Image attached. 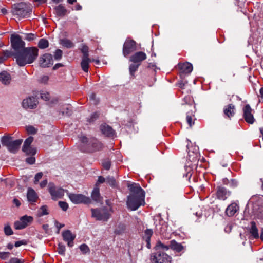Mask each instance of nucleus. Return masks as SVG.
<instances>
[{
    "mask_svg": "<svg viewBox=\"0 0 263 263\" xmlns=\"http://www.w3.org/2000/svg\"><path fill=\"white\" fill-rule=\"evenodd\" d=\"M128 187L130 194L127 197V206L131 210L135 211L145 204V192L139 185L136 184Z\"/></svg>",
    "mask_w": 263,
    "mask_h": 263,
    "instance_id": "1",
    "label": "nucleus"
},
{
    "mask_svg": "<svg viewBox=\"0 0 263 263\" xmlns=\"http://www.w3.org/2000/svg\"><path fill=\"white\" fill-rule=\"evenodd\" d=\"M38 49L36 47H26L22 52L14 53L17 64L24 66L27 64L33 63L38 56Z\"/></svg>",
    "mask_w": 263,
    "mask_h": 263,
    "instance_id": "2",
    "label": "nucleus"
},
{
    "mask_svg": "<svg viewBox=\"0 0 263 263\" xmlns=\"http://www.w3.org/2000/svg\"><path fill=\"white\" fill-rule=\"evenodd\" d=\"M31 12L32 7L30 4L24 2L15 4L12 7L13 15L22 18L29 17Z\"/></svg>",
    "mask_w": 263,
    "mask_h": 263,
    "instance_id": "3",
    "label": "nucleus"
},
{
    "mask_svg": "<svg viewBox=\"0 0 263 263\" xmlns=\"http://www.w3.org/2000/svg\"><path fill=\"white\" fill-rule=\"evenodd\" d=\"M91 217L96 220L107 221L110 217L113 212L111 208H108L106 206L91 209Z\"/></svg>",
    "mask_w": 263,
    "mask_h": 263,
    "instance_id": "4",
    "label": "nucleus"
},
{
    "mask_svg": "<svg viewBox=\"0 0 263 263\" xmlns=\"http://www.w3.org/2000/svg\"><path fill=\"white\" fill-rule=\"evenodd\" d=\"M80 140L82 143L85 145V151L87 152L99 151L102 148V143L96 138L88 139L86 137L83 136L80 138Z\"/></svg>",
    "mask_w": 263,
    "mask_h": 263,
    "instance_id": "5",
    "label": "nucleus"
},
{
    "mask_svg": "<svg viewBox=\"0 0 263 263\" xmlns=\"http://www.w3.org/2000/svg\"><path fill=\"white\" fill-rule=\"evenodd\" d=\"M153 263H171L172 257L162 250H159L151 255Z\"/></svg>",
    "mask_w": 263,
    "mask_h": 263,
    "instance_id": "6",
    "label": "nucleus"
},
{
    "mask_svg": "<svg viewBox=\"0 0 263 263\" xmlns=\"http://www.w3.org/2000/svg\"><path fill=\"white\" fill-rule=\"evenodd\" d=\"M48 190L52 199L57 200L62 198L64 195V190L60 187L57 186L53 183L50 182L48 185Z\"/></svg>",
    "mask_w": 263,
    "mask_h": 263,
    "instance_id": "7",
    "label": "nucleus"
},
{
    "mask_svg": "<svg viewBox=\"0 0 263 263\" xmlns=\"http://www.w3.org/2000/svg\"><path fill=\"white\" fill-rule=\"evenodd\" d=\"M11 46L15 51V53L22 52L25 47V43L19 35L12 34L11 36Z\"/></svg>",
    "mask_w": 263,
    "mask_h": 263,
    "instance_id": "8",
    "label": "nucleus"
},
{
    "mask_svg": "<svg viewBox=\"0 0 263 263\" xmlns=\"http://www.w3.org/2000/svg\"><path fill=\"white\" fill-rule=\"evenodd\" d=\"M68 196L71 201L74 204H89L91 200L89 197H87L81 194L68 193Z\"/></svg>",
    "mask_w": 263,
    "mask_h": 263,
    "instance_id": "9",
    "label": "nucleus"
},
{
    "mask_svg": "<svg viewBox=\"0 0 263 263\" xmlns=\"http://www.w3.org/2000/svg\"><path fill=\"white\" fill-rule=\"evenodd\" d=\"M136 50V43L133 40H126L123 47V54L126 57Z\"/></svg>",
    "mask_w": 263,
    "mask_h": 263,
    "instance_id": "10",
    "label": "nucleus"
},
{
    "mask_svg": "<svg viewBox=\"0 0 263 263\" xmlns=\"http://www.w3.org/2000/svg\"><path fill=\"white\" fill-rule=\"evenodd\" d=\"M33 221V217L25 215L20 218L19 221L14 223V228L17 230H21L26 228Z\"/></svg>",
    "mask_w": 263,
    "mask_h": 263,
    "instance_id": "11",
    "label": "nucleus"
},
{
    "mask_svg": "<svg viewBox=\"0 0 263 263\" xmlns=\"http://www.w3.org/2000/svg\"><path fill=\"white\" fill-rule=\"evenodd\" d=\"M231 192L222 186H218L216 189V197L221 200H226L230 195Z\"/></svg>",
    "mask_w": 263,
    "mask_h": 263,
    "instance_id": "12",
    "label": "nucleus"
},
{
    "mask_svg": "<svg viewBox=\"0 0 263 263\" xmlns=\"http://www.w3.org/2000/svg\"><path fill=\"white\" fill-rule=\"evenodd\" d=\"M40 64L42 67H49L53 64L52 55L49 53L43 54L40 59Z\"/></svg>",
    "mask_w": 263,
    "mask_h": 263,
    "instance_id": "13",
    "label": "nucleus"
},
{
    "mask_svg": "<svg viewBox=\"0 0 263 263\" xmlns=\"http://www.w3.org/2000/svg\"><path fill=\"white\" fill-rule=\"evenodd\" d=\"M37 100L34 97H29L23 100L22 106L25 109H33L36 107Z\"/></svg>",
    "mask_w": 263,
    "mask_h": 263,
    "instance_id": "14",
    "label": "nucleus"
},
{
    "mask_svg": "<svg viewBox=\"0 0 263 263\" xmlns=\"http://www.w3.org/2000/svg\"><path fill=\"white\" fill-rule=\"evenodd\" d=\"M252 109L249 104L245 105L243 109V117L245 121L249 124H253L254 122V118L252 114Z\"/></svg>",
    "mask_w": 263,
    "mask_h": 263,
    "instance_id": "15",
    "label": "nucleus"
},
{
    "mask_svg": "<svg viewBox=\"0 0 263 263\" xmlns=\"http://www.w3.org/2000/svg\"><path fill=\"white\" fill-rule=\"evenodd\" d=\"M100 129L102 133L106 137L113 138L116 135V132L112 127L105 123L101 124Z\"/></svg>",
    "mask_w": 263,
    "mask_h": 263,
    "instance_id": "16",
    "label": "nucleus"
},
{
    "mask_svg": "<svg viewBox=\"0 0 263 263\" xmlns=\"http://www.w3.org/2000/svg\"><path fill=\"white\" fill-rule=\"evenodd\" d=\"M147 58L146 54L142 52L139 51L136 52L130 57V61L136 64H141V63Z\"/></svg>",
    "mask_w": 263,
    "mask_h": 263,
    "instance_id": "17",
    "label": "nucleus"
},
{
    "mask_svg": "<svg viewBox=\"0 0 263 263\" xmlns=\"http://www.w3.org/2000/svg\"><path fill=\"white\" fill-rule=\"evenodd\" d=\"M63 240L67 242V245L69 247L73 246V240L76 238V235L72 234L70 231L66 230L62 232Z\"/></svg>",
    "mask_w": 263,
    "mask_h": 263,
    "instance_id": "18",
    "label": "nucleus"
},
{
    "mask_svg": "<svg viewBox=\"0 0 263 263\" xmlns=\"http://www.w3.org/2000/svg\"><path fill=\"white\" fill-rule=\"evenodd\" d=\"M224 117L231 119L235 115V106L233 104H229L223 107Z\"/></svg>",
    "mask_w": 263,
    "mask_h": 263,
    "instance_id": "19",
    "label": "nucleus"
},
{
    "mask_svg": "<svg viewBox=\"0 0 263 263\" xmlns=\"http://www.w3.org/2000/svg\"><path fill=\"white\" fill-rule=\"evenodd\" d=\"M22 139H17L12 141L7 147L9 151L12 153H15L20 148V145L22 143Z\"/></svg>",
    "mask_w": 263,
    "mask_h": 263,
    "instance_id": "20",
    "label": "nucleus"
},
{
    "mask_svg": "<svg viewBox=\"0 0 263 263\" xmlns=\"http://www.w3.org/2000/svg\"><path fill=\"white\" fill-rule=\"evenodd\" d=\"M167 224L164 221H161L158 224H156L155 231L163 236H166Z\"/></svg>",
    "mask_w": 263,
    "mask_h": 263,
    "instance_id": "21",
    "label": "nucleus"
},
{
    "mask_svg": "<svg viewBox=\"0 0 263 263\" xmlns=\"http://www.w3.org/2000/svg\"><path fill=\"white\" fill-rule=\"evenodd\" d=\"M239 210V206L235 202L230 204L226 210V214L229 216H233Z\"/></svg>",
    "mask_w": 263,
    "mask_h": 263,
    "instance_id": "22",
    "label": "nucleus"
},
{
    "mask_svg": "<svg viewBox=\"0 0 263 263\" xmlns=\"http://www.w3.org/2000/svg\"><path fill=\"white\" fill-rule=\"evenodd\" d=\"M54 10L55 15L59 17H64L67 13H69V11L61 4L56 6Z\"/></svg>",
    "mask_w": 263,
    "mask_h": 263,
    "instance_id": "23",
    "label": "nucleus"
},
{
    "mask_svg": "<svg viewBox=\"0 0 263 263\" xmlns=\"http://www.w3.org/2000/svg\"><path fill=\"white\" fill-rule=\"evenodd\" d=\"M91 198L93 200L98 203H100L102 201L103 198L101 196L100 191L98 187H95L92 193Z\"/></svg>",
    "mask_w": 263,
    "mask_h": 263,
    "instance_id": "24",
    "label": "nucleus"
},
{
    "mask_svg": "<svg viewBox=\"0 0 263 263\" xmlns=\"http://www.w3.org/2000/svg\"><path fill=\"white\" fill-rule=\"evenodd\" d=\"M178 66L182 72L185 73H190L193 70L192 65L188 62L179 64Z\"/></svg>",
    "mask_w": 263,
    "mask_h": 263,
    "instance_id": "25",
    "label": "nucleus"
},
{
    "mask_svg": "<svg viewBox=\"0 0 263 263\" xmlns=\"http://www.w3.org/2000/svg\"><path fill=\"white\" fill-rule=\"evenodd\" d=\"M249 232L251 237L253 239H257L259 238V234L258 229L256 226V223L254 221L251 222V227L249 229Z\"/></svg>",
    "mask_w": 263,
    "mask_h": 263,
    "instance_id": "26",
    "label": "nucleus"
},
{
    "mask_svg": "<svg viewBox=\"0 0 263 263\" xmlns=\"http://www.w3.org/2000/svg\"><path fill=\"white\" fill-rule=\"evenodd\" d=\"M27 197L28 200L30 202H35L36 201L38 196L35 191L31 189H28Z\"/></svg>",
    "mask_w": 263,
    "mask_h": 263,
    "instance_id": "27",
    "label": "nucleus"
},
{
    "mask_svg": "<svg viewBox=\"0 0 263 263\" xmlns=\"http://www.w3.org/2000/svg\"><path fill=\"white\" fill-rule=\"evenodd\" d=\"M91 62V59L89 58L82 57V61L81 62V66L82 69L84 72H88L89 64Z\"/></svg>",
    "mask_w": 263,
    "mask_h": 263,
    "instance_id": "28",
    "label": "nucleus"
},
{
    "mask_svg": "<svg viewBox=\"0 0 263 263\" xmlns=\"http://www.w3.org/2000/svg\"><path fill=\"white\" fill-rule=\"evenodd\" d=\"M11 78L9 73L6 71H3L0 73V81L5 85H7L10 83Z\"/></svg>",
    "mask_w": 263,
    "mask_h": 263,
    "instance_id": "29",
    "label": "nucleus"
},
{
    "mask_svg": "<svg viewBox=\"0 0 263 263\" xmlns=\"http://www.w3.org/2000/svg\"><path fill=\"white\" fill-rule=\"evenodd\" d=\"M170 248L177 252H180L183 249V247L181 243L177 242L175 240H172L170 241Z\"/></svg>",
    "mask_w": 263,
    "mask_h": 263,
    "instance_id": "30",
    "label": "nucleus"
},
{
    "mask_svg": "<svg viewBox=\"0 0 263 263\" xmlns=\"http://www.w3.org/2000/svg\"><path fill=\"white\" fill-rule=\"evenodd\" d=\"M153 234V231L152 229H147L144 231L143 239L145 240L147 243L146 246L148 248H150L151 247L150 241Z\"/></svg>",
    "mask_w": 263,
    "mask_h": 263,
    "instance_id": "31",
    "label": "nucleus"
},
{
    "mask_svg": "<svg viewBox=\"0 0 263 263\" xmlns=\"http://www.w3.org/2000/svg\"><path fill=\"white\" fill-rule=\"evenodd\" d=\"M170 249V243L168 245H165L161 241H158L156 246V252H158L159 250H162V251H167Z\"/></svg>",
    "mask_w": 263,
    "mask_h": 263,
    "instance_id": "32",
    "label": "nucleus"
},
{
    "mask_svg": "<svg viewBox=\"0 0 263 263\" xmlns=\"http://www.w3.org/2000/svg\"><path fill=\"white\" fill-rule=\"evenodd\" d=\"M186 120L190 127H192V125L194 124V121L195 120L193 114L190 112H187Z\"/></svg>",
    "mask_w": 263,
    "mask_h": 263,
    "instance_id": "33",
    "label": "nucleus"
},
{
    "mask_svg": "<svg viewBox=\"0 0 263 263\" xmlns=\"http://www.w3.org/2000/svg\"><path fill=\"white\" fill-rule=\"evenodd\" d=\"M12 137L10 136H4L1 138V142L3 146H5L7 147H8L9 144L12 141Z\"/></svg>",
    "mask_w": 263,
    "mask_h": 263,
    "instance_id": "34",
    "label": "nucleus"
},
{
    "mask_svg": "<svg viewBox=\"0 0 263 263\" xmlns=\"http://www.w3.org/2000/svg\"><path fill=\"white\" fill-rule=\"evenodd\" d=\"M49 214L48 208L46 205H43L37 211V215L39 217H42Z\"/></svg>",
    "mask_w": 263,
    "mask_h": 263,
    "instance_id": "35",
    "label": "nucleus"
},
{
    "mask_svg": "<svg viewBox=\"0 0 263 263\" xmlns=\"http://www.w3.org/2000/svg\"><path fill=\"white\" fill-rule=\"evenodd\" d=\"M61 44L67 48H71L74 47V44L70 40L67 39L61 40Z\"/></svg>",
    "mask_w": 263,
    "mask_h": 263,
    "instance_id": "36",
    "label": "nucleus"
},
{
    "mask_svg": "<svg viewBox=\"0 0 263 263\" xmlns=\"http://www.w3.org/2000/svg\"><path fill=\"white\" fill-rule=\"evenodd\" d=\"M22 151L27 155L30 156H34L36 153V150L35 148L31 146H29L26 148V149H23Z\"/></svg>",
    "mask_w": 263,
    "mask_h": 263,
    "instance_id": "37",
    "label": "nucleus"
},
{
    "mask_svg": "<svg viewBox=\"0 0 263 263\" xmlns=\"http://www.w3.org/2000/svg\"><path fill=\"white\" fill-rule=\"evenodd\" d=\"M49 46L48 41L44 38L40 40L38 43V47L40 49H45Z\"/></svg>",
    "mask_w": 263,
    "mask_h": 263,
    "instance_id": "38",
    "label": "nucleus"
},
{
    "mask_svg": "<svg viewBox=\"0 0 263 263\" xmlns=\"http://www.w3.org/2000/svg\"><path fill=\"white\" fill-rule=\"evenodd\" d=\"M83 54L82 57L89 58V48L85 44H82L80 49Z\"/></svg>",
    "mask_w": 263,
    "mask_h": 263,
    "instance_id": "39",
    "label": "nucleus"
},
{
    "mask_svg": "<svg viewBox=\"0 0 263 263\" xmlns=\"http://www.w3.org/2000/svg\"><path fill=\"white\" fill-rule=\"evenodd\" d=\"M139 65H140L139 64H136V63L132 64L130 65L129 72H130V74L132 76H134V73L137 70Z\"/></svg>",
    "mask_w": 263,
    "mask_h": 263,
    "instance_id": "40",
    "label": "nucleus"
},
{
    "mask_svg": "<svg viewBox=\"0 0 263 263\" xmlns=\"http://www.w3.org/2000/svg\"><path fill=\"white\" fill-rule=\"evenodd\" d=\"M33 141V138L32 136L29 137L27 138L24 143L22 148L26 149V147L30 146L31 144Z\"/></svg>",
    "mask_w": 263,
    "mask_h": 263,
    "instance_id": "41",
    "label": "nucleus"
},
{
    "mask_svg": "<svg viewBox=\"0 0 263 263\" xmlns=\"http://www.w3.org/2000/svg\"><path fill=\"white\" fill-rule=\"evenodd\" d=\"M106 182L111 187H115L116 186V181L113 177H107L106 178Z\"/></svg>",
    "mask_w": 263,
    "mask_h": 263,
    "instance_id": "42",
    "label": "nucleus"
},
{
    "mask_svg": "<svg viewBox=\"0 0 263 263\" xmlns=\"http://www.w3.org/2000/svg\"><path fill=\"white\" fill-rule=\"evenodd\" d=\"M4 233L5 235L7 236H10L11 235H12L13 233V232L10 227L9 225H6L4 227Z\"/></svg>",
    "mask_w": 263,
    "mask_h": 263,
    "instance_id": "43",
    "label": "nucleus"
},
{
    "mask_svg": "<svg viewBox=\"0 0 263 263\" xmlns=\"http://www.w3.org/2000/svg\"><path fill=\"white\" fill-rule=\"evenodd\" d=\"M80 249L83 254H86L90 252L89 247L86 244H82L80 246Z\"/></svg>",
    "mask_w": 263,
    "mask_h": 263,
    "instance_id": "44",
    "label": "nucleus"
},
{
    "mask_svg": "<svg viewBox=\"0 0 263 263\" xmlns=\"http://www.w3.org/2000/svg\"><path fill=\"white\" fill-rule=\"evenodd\" d=\"M57 251L60 254L64 255L65 252V246L61 243H59Z\"/></svg>",
    "mask_w": 263,
    "mask_h": 263,
    "instance_id": "45",
    "label": "nucleus"
},
{
    "mask_svg": "<svg viewBox=\"0 0 263 263\" xmlns=\"http://www.w3.org/2000/svg\"><path fill=\"white\" fill-rule=\"evenodd\" d=\"M63 52L60 49H57L55 50L54 54V58L57 60H59L62 58Z\"/></svg>",
    "mask_w": 263,
    "mask_h": 263,
    "instance_id": "46",
    "label": "nucleus"
},
{
    "mask_svg": "<svg viewBox=\"0 0 263 263\" xmlns=\"http://www.w3.org/2000/svg\"><path fill=\"white\" fill-rule=\"evenodd\" d=\"M41 98L45 101H48L50 98V95L49 92L45 91H42L40 93Z\"/></svg>",
    "mask_w": 263,
    "mask_h": 263,
    "instance_id": "47",
    "label": "nucleus"
},
{
    "mask_svg": "<svg viewBox=\"0 0 263 263\" xmlns=\"http://www.w3.org/2000/svg\"><path fill=\"white\" fill-rule=\"evenodd\" d=\"M102 165L104 169L108 170L110 169L111 165L110 161L108 160H104L103 161Z\"/></svg>",
    "mask_w": 263,
    "mask_h": 263,
    "instance_id": "48",
    "label": "nucleus"
},
{
    "mask_svg": "<svg viewBox=\"0 0 263 263\" xmlns=\"http://www.w3.org/2000/svg\"><path fill=\"white\" fill-rule=\"evenodd\" d=\"M59 206L64 211H66L68 208V204L64 201H59L58 203Z\"/></svg>",
    "mask_w": 263,
    "mask_h": 263,
    "instance_id": "49",
    "label": "nucleus"
},
{
    "mask_svg": "<svg viewBox=\"0 0 263 263\" xmlns=\"http://www.w3.org/2000/svg\"><path fill=\"white\" fill-rule=\"evenodd\" d=\"M43 174L42 172L37 173L34 177V184H37L39 180L42 178Z\"/></svg>",
    "mask_w": 263,
    "mask_h": 263,
    "instance_id": "50",
    "label": "nucleus"
},
{
    "mask_svg": "<svg viewBox=\"0 0 263 263\" xmlns=\"http://www.w3.org/2000/svg\"><path fill=\"white\" fill-rule=\"evenodd\" d=\"M10 253L8 252H0V258L6 259L9 257Z\"/></svg>",
    "mask_w": 263,
    "mask_h": 263,
    "instance_id": "51",
    "label": "nucleus"
},
{
    "mask_svg": "<svg viewBox=\"0 0 263 263\" xmlns=\"http://www.w3.org/2000/svg\"><path fill=\"white\" fill-rule=\"evenodd\" d=\"M26 130L30 134H35L37 130L32 126H29L26 127Z\"/></svg>",
    "mask_w": 263,
    "mask_h": 263,
    "instance_id": "52",
    "label": "nucleus"
},
{
    "mask_svg": "<svg viewBox=\"0 0 263 263\" xmlns=\"http://www.w3.org/2000/svg\"><path fill=\"white\" fill-rule=\"evenodd\" d=\"M26 162L29 164H33L35 162V158L33 156H31L26 159Z\"/></svg>",
    "mask_w": 263,
    "mask_h": 263,
    "instance_id": "53",
    "label": "nucleus"
},
{
    "mask_svg": "<svg viewBox=\"0 0 263 263\" xmlns=\"http://www.w3.org/2000/svg\"><path fill=\"white\" fill-rule=\"evenodd\" d=\"M89 99L94 104H97L99 102V100L97 99L95 93L91 94L89 96Z\"/></svg>",
    "mask_w": 263,
    "mask_h": 263,
    "instance_id": "54",
    "label": "nucleus"
},
{
    "mask_svg": "<svg viewBox=\"0 0 263 263\" xmlns=\"http://www.w3.org/2000/svg\"><path fill=\"white\" fill-rule=\"evenodd\" d=\"M13 55V53L11 51H4L3 52V57H4V58H5V60H6L7 58H8L9 57H10L11 55Z\"/></svg>",
    "mask_w": 263,
    "mask_h": 263,
    "instance_id": "55",
    "label": "nucleus"
},
{
    "mask_svg": "<svg viewBox=\"0 0 263 263\" xmlns=\"http://www.w3.org/2000/svg\"><path fill=\"white\" fill-rule=\"evenodd\" d=\"M27 244V241L26 240H22L20 241H16L15 242L14 246L15 247H18L22 245H26Z\"/></svg>",
    "mask_w": 263,
    "mask_h": 263,
    "instance_id": "56",
    "label": "nucleus"
},
{
    "mask_svg": "<svg viewBox=\"0 0 263 263\" xmlns=\"http://www.w3.org/2000/svg\"><path fill=\"white\" fill-rule=\"evenodd\" d=\"M186 171H187V173L185 175H183V177H186L189 180L192 175V173L191 172V168L186 167Z\"/></svg>",
    "mask_w": 263,
    "mask_h": 263,
    "instance_id": "57",
    "label": "nucleus"
},
{
    "mask_svg": "<svg viewBox=\"0 0 263 263\" xmlns=\"http://www.w3.org/2000/svg\"><path fill=\"white\" fill-rule=\"evenodd\" d=\"M8 263H24V261L17 258H12Z\"/></svg>",
    "mask_w": 263,
    "mask_h": 263,
    "instance_id": "58",
    "label": "nucleus"
},
{
    "mask_svg": "<svg viewBox=\"0 0 263 263\" xmlns=\"http://www.w3.org/2000/svg\"><path fill=\"white\" fill-rule=\"evenodd\" d=\"M35 39V35L32 33H28L26 34V37H25V40L28 41H32Z\"/></svg>",
    "mask_w": 263,
    "mask_h": 263,
    "instance_id": "59",
    "label": "nucleus"
},
{
    "mask_svg": "<svg viewBox=\"0 0 263 263\" xmlns=\"http://www.w3.org/2000/svg\"><path fill=\"white\" fill-rule=\"evenodd\" d=\"M105 182H106V178H105L102 176H99L96 183V187H97L98 184L103 183Z\"/></svg>",
    "mask_w": 263,
    "mask_h": 263,
    "instance_id": "60",
    "label": "nucleus"
},
{
    "mask_svg": "<svg viewBox=\"0 0 263 263\" xmlns=\"http://www.w3.org/2000/svg\"><path fill=\"white\" fill-rule=\"evenodd\" d=\"M49 80V77L47 76H43L40 79V82L43 83H46Z\"/></svg>",
    "mask_w": 263,
    "mask_h": 263,
    "instance_id": "61",
    "label": "nucleus"
},
{
    "mask_svg": "<svg viewBox=\"0 0 263 263\" xmlns=\"http://www.w3.org/2000/svg\"><path fill=\"white\" fill-rule=\"evenodd\" d=\"M238 182L235 179H232L230 182V185L232 187H235L237 186Z\"/></svg>",
    "mask_w": 263,
    "mask_h": 263,
    "instance_id": "62",
    "label": "nucleus"
},
{
    "mask_svg": "<svg viewBox=\"0 0 263 263\" xmlns=\"http://www.w3.org/2000/svg\"><path fill=\"white\" fill-rule=\"evenodd\" d=\"M55 225L57 228L58 229V233H59L60 230L62 228L64 227V224L60 223L58 221H55Z\"/></svg>",
    "mask_w": 263,
    "mask_h": 263,
    "instance_id": "63",
    "label": "nucleus"
},
{
    "mask_svg": "<svg viewBox=\"0 0 263 263\" xmlns=\"http://www.w3.org/2000/svg\"><path fill=\"white\" fill-rule=\"evenodd\" d=\"M13 203L14 204H15L17 207H19L21 204V203L20 200H18V199H17L16 198L13 199Z\"/></svg>",
    "mask_w": 263,
    "mask_h": 263,
    "instance_id": "64",
    "label": "nucleus"
}]
</instances>
